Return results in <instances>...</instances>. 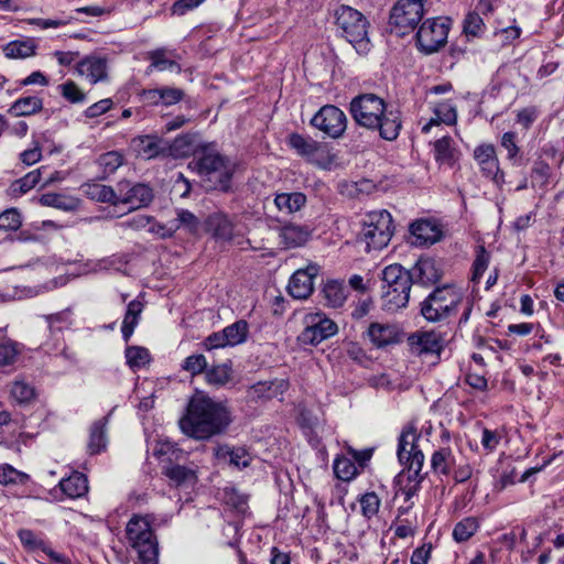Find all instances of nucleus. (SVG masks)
<instances>
[{"label": "nucleus", "instance_id": "obj_1", "mask_svg": "<svg viewBox=\"0 0 564 564\" xmlns=\"http://www.w3.org/2000/svg\"><path fill=\"white\" fill-rule=\"evenodd\" d=\"M230 421V414L223 404L197 391L191 398L186 413L178 424L185 435L195 440H208L223 433Z\"/></svg>", "mask_w": 564, "mask_h": 564}, {"label": "nucleus", "instance_id": "obj_2", "mask_svg": "<svg viewBox=\"0 0 564 564\" xmlns=\"http://www.w3.org/2000/svg\"><path fill=\"white\" fill-rule=\"evenodd\" d=\"M349 111L358 126L379 131L384 140L393 141L400 133V112L388 109L384 100L375 94H362L352 98Z\"/></svg>", "mask_w": 564, "mask_h": 564}, {"label": "nucleus", "instance_id": "obj_3", "mask_svg": "<svg viewBox=\"0 0 564 564\" xmlns=\"http://www.w3.org/2000/svg\"><path fill=\"white\" fill-rule=\"evenodd\" d=\"M188 166L200 177L206 191L227 193L231 189L236 163L221 153L203 147L195 151V156Z\"/></svg>", "mask_w": 564, "mask_h": 564}, {"label": "nucleus", "instance_id": "obj_4", "mask_svg": "<svg viewBox=\"0 0 564 564\" xmlns=\"http://www.w3.org/2000/svg\"><path fill=\"white\" fill-rule=\"evenodd\" d=\"M413 280L409 270L394 263L382 271V308L394 313L408 305Z\"/></svg>", "mask_w": 564, "mask_h": 564}, {"label": "nucleus", "instance_id": "obj_5", "mask_svg": "<svg viewBox=\"0 0 564 564\" xmlns=\"http://www.w3.org/2000/svg\"><path fill=\"white\" fill-rule=\"evenodd\" d=\"M126 538L129 545L137 552L140 564H159V542L145 517L134 514L128 521Z\"/></svg>", "mask_w": 564, "mask_h": 564}, {"label": "nucleus", "instance_id": "obj_6", "mask_svg": "<svg viewBox=\"0 0 564 564\" xmlns=\"http://www.w3.org/2000/svg\"><path fill=\"white\" fill-rule=\"evenodd\" d=\"M462 303L463 293L460 290L452 285H444L436 288L421 303V314L431 323L447 322L458 313Z\"/></svg>", "mask_w": 564, "mask_h": 564}, {"label": "nucleus", "instance_id": "obj_7", "mask_svg": "<svg viewBox=\"0 0 564 564\" xmlns=\"http://www.w3.org/2000/svg\"><path fill=\"white\" fill-rule=\"evenodd\" d=\"M335 18L336 25L341 30L344 37L358 53H367L370 45L367 18L349 6H340L336 9Z\"/></svg>", "mask_w": 564, "mask_h": 564}, {"label": "nucleus", "instance_id": "obj_8", "mask_svg": "<svg viewBox=\"0 0 564 564\" xmlns=\"http://www.w3.org/2000/svg\"><path fill=\"white\" fill-rule=\"evenodd\" d=\"M393 234L392 217L389 212L375 210L366 215L359 240L366 245V251L381 250Z\"/></svg>", "mask_w": 564, "mask_h": 564}, {"label": "nucleus", "instance_id": "obj_9", "mask_svg": "<svg viewBox=\"0 0 564 564\" xmlns=\"http://www.w3.org/2000/svg\"><path fill=\"white\" fill-rule=\"evenodd\" d=\"M426 0H398L392 7L389 17L391 31L398 35H405L412 32L421 22Z\"/></svg>", "mask_w": 564, "mask_h": 564}, {"label": "nucleus", "instance_id": "obj_10", "mask_svg": "<svg viewBox=\"0 0 564 564\" xmlns=\"http://www.w3.org/2000/svg\"><path fill=\"white\" fill-rule=\"evenodd\" d=\"M134 149L138 155L144 160H151L160 155H166L172 150L180 151L182 155H186L192 151L193 138L191 135H182L174 140L171 148L166 143L154 135H142L133 140Z\"/></svg>", "mask_w": 564, "mask_h": 564}, {"label": "nucleus", "instance_id": "obj_11", "mask_svg": "<svg viewBox=\"0 0 564 564\" xmlns=\"http://www.w3.org/2000/svg\"><path fill=\"white\" fill-rule=\"evenodd\" d=\"M288 145L301 158L322 169H328L333 158L325 145L310 135L293 132L288 135Z\"/></svg>", "mask_w": 564, "mask_h": 564}, {"label": "nucleus", "instance_id": "obj_12", "mask_svg": "<svg viewBox=\"0 0 564 564\" xmlns=\"http://www.w3.org/2000/svg\"><path fill=\"white\" fill-rule=\"evenodd\" d=\"M304 329L299 340L304 345L316 346L338 332L337 324L324 313H307L303 317Z\"/></svg>", "mask_w": 564, "mask_h": 564}, {"label": "nucleus", "instance_id": "obj_13", "mask_svg": "<svg viewBox=\"0 0 564 564\" xmlns=\"http://www.w3.org/2000/svg\"><path fill=\"white\" fill-rule=\"evenodd\" d=\"M448 20L442 18L427 19L416 33L419 48L426 54L434 53L447 42Z\"/></svg>", "mask_w": 564, "mask_h": 564}, {"label": "nucleus", "instance_id": "obj_14", "mask_svg": "<svg viewBox=\"0 0 564 564\" xmlns=\"http://www.w3.org/2000/svg\"><path fill=\"white\" fill-rule=\"evenodd\" d=\"M311 124L333 139L340 138L347 128V117L334 105L323 106L311 119Z\"/></svg>", "mask_w": 564, "mask_h": 564}, {"label": "nucleus", "instance_id": "obj_15", "mask_svg": "<svg viewBox=\"0 0 564 564\" xmlns=\"http://www.w3.org/2000/svg\"><path fill=\"white\" fill-rule=\"evenodd\" d=\"M153 199L152 189L145 184L131 185L129 181L117 184V205L127 204L131 209L148 206Z\"/></svg>", "mask_w": 564, "mask_h": 564}, {"label": "nucleus", "instance_id": "obj_16", "mask_svg": "<svg viewBox=\"0 0 564 564\" xmlns=\"http://www.w3.org/2000/svg\"><path fill=\"white\" fill-rule=\"evenodd\" d=\"M474 159L485 177L490 178L499 187L505 183V174L500 170L496 149L492 144L478 145L474 150Z\"/></svg>", "mask_w": 564, "mask_h": 564}, {"label": "nucleus", "instance_id": "obj_17", "mask_svg": "<svg viewBox=\"0 0 564 564\" xmlns=\"http://www.w3.org/2000/svg\"><path fill=\"white\" fill-rule=\"evenodd\" d=\"M206 227L216 240L235 241L241 249L245 248V243H249V240L235 234L234 223L225 213L218 212L209 215L206 219Z\"/></svg>", "mask_w": 564, "mask_h": 564}, {"label": "nucleus", "instance_id": "obj_18", "mask_svg": "<svg viewBox=\"0 0 564 564\" xmlns=\"http://www.w3.org/2000/svg\"><path fill=\"white\" fill-rule=\"evenodd\" d=\"M319 272L317 264H308L304 269L296 270L290 278L289 294L297 300L307 299L314 290V279Z\"/></svg>", "mask_w": 564, "mask_h": 564}, {"label": "nucleus", "instance_id": "obj_19", "mask_svg": "<svg viewBox=\"0 0 564 564\" xmlns=\"http://www.w3.org/2000/svg\"><path fill=\"white\" fill-rule=\"evenodd\" d=\"M147 58L150 61L147 74H151L153 70H170L176 74H181L182 72V67L176 61L180 58V55L175 50L159 47L148 52Z\"/></svg>", "mask_w": 564, "mask_h": 564}, {"label": "nucleus", "instance_id": "obj_20", "mask_svg": "<svg viewBox=\"0 0 564 564\" xmlns=\"http://www.w3.org/2000/svg\"><path fill=\"white\" fill-rule=\"evenodd\" d=\"M411 349L416 355L440 354L443 349V338L435 332H422L409 337Z\"/></svg>", "mask_w": 564, "mask_h": 564}, {"label": "nucleus", "instance_id": "obj_21", "mask_svg": "<svg viewBox=\"0 0 564 564\" xmlns=\"http://www.w3.org/2000/svg\"><path fill=\"white\" fill-rule=\"evenodd\" d=\"M367 337L377 348H383L400 341V332L395 325L371 323L367 329Z\"/></svg>", "mask_w": 564, "mask_h": 564}, {"label": "nucleus", "instance_id": "obj_22", "mask_svg": "<svg viewBox=\"0 0 564 564\" xmlns=\"http://www.w3.org/2000/svg\"><path fill=\"white\" fill-rule=\"evenodd\" d=\"M409 271L413 283L422 285L436 283L442 276L437 262L431 258H420Z\"/></svg>", "mask_w": 564, "mask_h": 564}, {"label": "nucleus", "instance_id": "obj_23", "mask_svg": "<svg viewBox=\"0 0 564 564\" xmlns=\"http://www.w3.org/2000/svg\"><path fill=\"white\" fill-rule=\"evenodd\" d=\"M76 69L79 75L85 76L91 84L106 80L107 74V59L101 56H87L82 59Z\"/></svg>", "mask_w": 564, "mask_h": 564}, {"label": "nucleus", "instance_id": "obj_24", "mask_svg": "<svg viewBox=\"0 0 564 564\" xmlns=\"http://www.w3.org/2000/svg\"><path fill=\"white\" fill-rule=\"evenodd\" d=\"M410 232L414 238L413 243L419 246L433 245L442 238L440 227L427 219L413 223L410 226Z\"/></svg>", "mask_w": 564, "mask_h": 564}, {"label": "nucleus", "instance_id": "obj_25", "mask_svg": "<svg viewBox=\"0 0 564 564\" xmlns=\"http://www.w3.org/2000/svg\"><path fill=\"white\" fill-rule=\"evenodd\" d=\"M163 475H165L176 487H191L197 482L196 469L178 464L164 466Z\"/></svg>", "mask_w": 564, "mask_h": 564}, {"label": "nucleus", "instance_id": "obj_26", "mask_svg": "<svg viewBox=\"0 0 564 564\" xmlns=\"http://www.w3.org/2000/svg\"><path fill=\"white\" fill-rule=\"evenodd\" d=\"M306 200V195L302 192L280 193L274 197V205L279 212L291 215L304 207Z\"/></svg>", "mask_w": 564, "mask_h": 564}, {"label": "nucleus", "instance_id": "obj_27", "mask_svg": "<svg viewBox=\"0 0 564 564\" xmlns=\"http://www.w3.org/2000/svg\"><path fill=\"white\" fill-rule=\"evenodd\" d=\"M285 388L283 380L259 381L249 387L247 398L250 401H259L261 399H271L278 395Z\"/></svg>", "mask_w": 564, "mask_h": 564}, {"label": "nucleus", "instance_id": "obj_28", "mask_svg": "<svg viewBox=\"0 0 564 564\" xmlns=\"http://www.w3.org/2000/svg\"><path fill=\"white\" fill-rule=\"evenodd\" d=\"M310 230L307 227L289 224L280 229L279 237L281 243L286 248H295L304 245L310 238Z\"/></svg>", "mask_w": 564, "mask_h": 564}, {"label": "nucleus", "instance_id": "obj_29", "mask_svg": "<svg viewBox=\"0 0 564 564\" xmlns=\"http://www.w3.org/2000/svg\"><path fill=\"white\" fill-rule=\"evenodd\" d=\"M59 488L72 499L80 498L88 492V480L84 474L75 471L59 481Z\"/></svg>", "mask_w": 564, "mask_h": 564}, {"label": "nucleus", "instance_id": "obj_30", "mask_svg": "<svg viewBox=\"0 0 564 564\" xmlns=\"http://www.w3.org/2000/svg\"><path fill=\"white\" fill-rule=\"evenodd\" d=\"M216 456L218 459L228 460L231 466L239 469L248 467L252 459L250 453L243 447L219 446L216 449Z\"/></svg>", "mask_w": 564, "mask_h": 564}, {"label": "nucleus", "instance_id": "obj_31", "mask_svg": "<svg viewBox=\"0 0 564 564\" xmlns=\"http://www.w3.org/2000/svg\"><path fill=\"white\" fill-rule=\"evenodd\" d=\"M458 154L449 135H444L434 142V156L440 164L453 166L458 160Z\"/></svg>", "mask_w": 564, "mask_h": 564}, {"label": "nucleus", "instance_id": "obj_32", "mask_svg": "<svg viewBox=\"0 0 564 564\" xmlns=\"http://www.w3.org/2000/svg\"><path fill=\"white\" fill-rule=\"evenodd\" d=\"M108 417L105 416L93 423L90 427L88 452L91 455L99 454L107 446V426Z\"/></svg>", "mask_w": 564, "mask_h": 564}, {"label": "nucleus", "instance_id": "obj_33", "mask_svg": "<svg viewBox=\"0 0 564 564\" xmlns=\"http://www.w3.org/2000/svg\"><path fill=\"white\" fill-rule=\"evenodd\" d=\"M434 115L435 117L431 118V120L422 128V132H430L433 126H440L441 123L452 126L457 121L456 108L449 102H441L436 105L434 108Z\"/></svg>", "mask_w": 564, "mask_h": 564}, {"label": "nucleus", "instance_id": "obj_34", "mask_svg": "<svg viewBox=\"0 0 564 564\" xmlns=\"http://www.w3.org/2000/svg\"><path fill=\"white\" fill-rule=\"evenodd\" d=\"M143 311V304L140 301L133 300L128 304L127 312L122 322L121 333L122 338L128 343L139 323L140 315Z\"/></svg>", "mask_w": 564, "mask_h": 564}, {"label": "nucleus", "instance_id": "obj_35", "mask_svg": "<svg viewBox=\"0 0 564 564\" xmlns=\"http://www.w3.org/2000/svg\"><path fill=\"white\" fill-rule=\"evenodd\" d=\"M348 288L339 281H328L323 288L326 304L332 307H340L348 296Z\"/></svg>", "mask_w": 564, "mask_h": 564}, {"label": "nucleus", "instance_id": "obj_36", "mask_svg": "<svg viewBox=\"0 0 564 564\" xmlns=\"http://www.w3.org/2000/svg\"><path fill=\"white\" fill-rule=\"evenodd\" d=\"M83 191L93 200L117 205V188L99 183H87L83 185Z\"/></svg>", "mask_w": 564, "mask_h": 564}, {"label": "nucleus", "instance_id": "obj_37", "mask_svg": "<svg viewBox=\"0 0 564 564\" xmlns=\"http://www.w3.org/2000/svg\"><path fill=\"white\" fill-rule=\"evenodd\" d=\"M43 108V101L36 96L19 98L10 107L9 112L17 117H25L37 113Z\"/></svg>", "mask_w": 564, "mask_h": 564}, {"label": "nucleus", "instance_id": "obj_38", "mask_svg": "<svg viewBox=\"0 0 564 564\" xmlns=\"http://www.w3.org/2000/svg\"><path fill=\"white\" fill-rule=\"evenodd\" d=\"M40 203L43 206L54 207L65 212L75 210L79 205L77 198L57 193L43 194L40 197Z\"/></svg>", "mask_w": 564, "mask_h": 564}, {"label": "nucleus", "instance_id": "obj_39", "mask_svg": "<svg viewBox=\"0 0 564 564\" xmlns=\"http://www.w3.org/2000/svg\"><path fill=\"white\" fill-rule=\"evenodd\" d=\"M455 459L452 451L448 447H443L435 451L431 458V467L435 473L448 475Z\"/></svg>", "mask_w": 564, "mask_h": 564}, {"label": "nucleus", "instance_id": "obj_40", "mask_svg": "<svg viewBox=\"0 0 564 564\" xmlns=\"http://www.w3.org/2000/svg\"><path fill=\"white\" fill-rule=\"evenodd\" d=\"M419 438L420 435L413 429L401 433L398 445V458L400 463H404L405 457H409L412 452L419 448L416 445Z\"/></svg>", "mask_w": 564, "mask_h": 564}, {"label": "nucleus", "instance_id": "obj_41", "mask_svg": "<svg viewBox=\"0 0 564 564\" xmlns=\"http://www.w3.org/2000/svg\"><path fill=\"white\" fill-rule=\"evenodd\" d=\"M35 44L32 41H12L4 48V55L9 58H26L35 54Z\"/></svg>", "mask_w": 564, "mask_h": 564}, {"label": "nucleus", "instance_id": "obj_42", "mask_svg": "<svg viewBox=\"0 0 564 564\" xmlns=\"http://www.w3.org/2000/svg\"><path fill=\"white\" fill-rule=\"evenodd\" d=\"M232 369L229 364L213 366L205 372L206 381L213 386H225L231 380Z\"/></svg>", "mask_w": 564, "mask_h": 564}, {"label": "nucleus", "instance_id": "obj_43", "mask_svg": "<svg viewBox=\"0 0 564 564\" xmlns=\"http://www.w3.org/2000/svg\"><path fill=\"white\" fill-rule=\"evenodd\" d=\"M479 522L474 517H468L460 520L453 530V538L457 542H465L469 540L478 530Z\"/></svg>", "mask_w": 564, "mask_h": 564}, {"label": "nucleus", "instance_id": "obj_44", "mask_svg": "<svg viewBox=\"0 0 564 564\" xmlns=\"http://www.w3.org/2000/svg\"><path fill=\"white\" fill-rule=\"evenodd\" d=\"M30 477L28 474L13 468L9 464L0 465V484L3 486L25 485Z\"/></svg>", "mask_w": 564, "mask_h": 564}, {"label": "nucleus", "instance_id": "obj_45", "mask_svg": "<svg viewBox=\"0 0 564 564\" xmlns=\"http://www.w3.org/2000/svg\"><path fill=\"white\" fill-rule=\"evenodd\" d=\"M126 359L131 369H140L150 362V352L141 346H129L126 349Z\"/></svg>", "mask_w": 564, "mask_h": 564}, {"label": "nucleus", "instance_id": "obj_46", "mask_svg": "<svg viewBox=\"0 0 564 564\" xmlns=\"http://www.w3.org/2000/svg\"><path fill=\"white\" fill-rule=\"evenodd\" d=\"M43 169L44 167L33 170L22 178L15 181L11 186L12 193L14 195H23L32 189L40 182Z\"/></svg>", "mask_w": 564, "mask_h": 564}, {"label": "nucleus", "instance_id": "obj_47", "mask_svg": "<svg viewBox=\"0 0 564 564\" xmlns=\"http://www.w3.org/2000/svg\"><path fill=\"white\" fill-rule=\"evenodd\" d=\"M224 334L229 346H235L243 343L248 335V324L245 321H238L226 328Z\"/></svg>", "mask_w": 564, "mask_h": 564}, {"label": "nucleus", "instance_id": "obj_48", "mask_svg": "<svg viewBox=\"0 0 564 564\" xmlns=\"http://www.w3.org/2000/svg\"><path fill=\"white\" fill-rule=\"evenodd\" d=\"M171 223L177 224V230L184 228L188 234H196L199 229L198 218L187 209H177L176 218L172 219Z\"/></svg>", "mask_w": 564, "mask_h": 564}, {"label": "nucleus", "instance_id": "obj_49", "mask_svg": "<svg viewBox=\"0 0 564 564\" xmlns=\"http://www.w3.org/2000/svg\"><path fill=\"white\" fill-rule=\"evenodd\" d=\"M11 395L19 403H29L35 398L34 388L23 380H17L12 383Z\"/></svg>", "mask_w": 564, "mask_h": 564}, {"label": "nucleus", "instance_id": "obj_50", "mask_svg": "<svg viewBox=\"0 0 564 564\" xmlns=\"http://www.w3.org/2000/svg\"><path fill=\"white\" fill-rule=\"evenodd\" d=\"M334 473L338 479L348 481L357 475V467L351 459L338 457L334 462Z\"/></svg>", "mask_w": 564, "mask_h": 564}, {"label": "nucleus", "instance_id": "obj_51", "mask_svg": "<svg viewBox=\"0 0 564 564\" xmlns=\"http://www.w3.org/2000/svg\"><path fill=\"white\" fill-rule=\"evenodd\" d=\"M61 95L72 104H80L85 101L86 95L73 80H66L58 85Z\"/></svg>", "mask_w": 564, "mask_h": 564}, {"label": "nucleus", "instance_id": "obj_52", "mask_svg": "<svg viewBox=\"0 0 564 564\" xmlns=\"http://www.w3.org/2000/svg\"><path fill=\"white\" fill-rule=\"evenodd\" d=\"M207 366L208 362L206 357L203 354H196L186 357L183 361L182 368L192 376H196L204 371L206 372Z\"/></svg>", "mask_w": 564, "mask_h": 564}, {"label": "nucleus", "instance_id": "obj_53", "mask_svg": "<svg viewBox=\"0 0 564 564\" xmlns=\"http://www.w3.org/2000/svg\"><path fill=\"white\" fill-rule=\"evenodd\" d=\"M359 502L361 512L366 518L370 519L378 513L380 499L376 492H367L362 495Z\"/></svg>", "mask_w": 564, "mask_h": 564}, {"label": "nucleus", "instance_id": "obj_54", "mask_svg": "<svg viewBox=\"0 0 564 564\" xmlns=\"http://www.w3.org/2000/svg\"><path fill=\"white\" fill-rule=\"evenodd\" d=\"M401 464L408 466V475H412V477L423 479V477L420 474L424 464V454L420 448L412 452L409 455V457H405L404 463Z\"/></svg>", "mask_w": 564, "mask_h": 564}, {"label": "nucleus", "instance_id": "obj_55", "mask_svg": "<svg viewBox=\"0 0 564 564\" xmlns=\"http://www.w3.org/2000/svg\"><path fill=\"white\" fill-rule=\"evenodd\" d=\"M98 164L105 174H112L122 164V156L116 151L107 152L99 156Z\"/></svg>", "mask_w": 564, "mask_h": 564}, {"label": "nucleus", "instance_id": "obj_56", "mask_svg": "<svg viewBox=\"0 0 564 564\" xmlns=\"http://www.w3.org/2000/svg\"><path fill=\"white\" fill-rule=\"evenodd\" d=\"M490 256L484 246L477 248L476 259L473 263V280H479L488 268Z\"/></svg>", "mask_w": 564, "mask_h": 564}, {"label": "nucleus", "instance_id": "obj_57", "mask_svg": "<svg viewBox=\"0 0 564 564\" xmlns=\"http://www.w3.org/2000/svg\"><path fill=\"white\" fill-rule=\"evenodd\" d=\"M21 226V217L17 209L10 208L0 214V229L17 230Z\"/></svg>", "mask_w": 564, "mask_h": 564}, {"label": "nucleus", "instance_id": "obj_58", "mask_svg": "<svg viewBox=\"0 0 564 564\" xmlns=\"http://www.w3.org/2000/svg\"><path fill=\"white\" fill-rule=\"evenodd\" d=\"M485 24L477 12H470L466 15L464 21V32L467 35L477 36L484 29Z\"/></svg>", "mask_w": 564, "mask_h": 564}, {"label": "nucleus", "instance_id": "obj_59", "mask_svg": "<svg viewBox=\"0 0 564 564\" xmlns=\"http://www.w3.org/2000/svg\"><path fill=\"white\" fill-rule=\"evenodd\" d=\"M177 224L171 223L160 224L152 218V223L148 226V231L158 235L162 239L171 238L177 230Z\"/></svg>", "mask_w": 564, "mask_h": 564}, {"label": "nucleus", "instance_id": "obj_60", "mask_svg": "<svg viewBox=\"0 0 564 564\" xmlns=\"http://www.w3.org/2000/svg\"><path fill=\"white\" fill-rule=\"evenodd\" d=\"M539 110L535 106H530L520 109L517 112V123L521 124L523 129L528 130L533 122L538 119Z\"/></svg>", "mask_w": 564, "mask_h": 564}, {"label": "nucleus", "instance_id": "obj_61", "mask_svg": "<svg viewBox=\"0 0 564 564\" xmlns=\"http://www.w3.org/2000/svg\"><path fill=\"white\" fill-rule=\"evenodd\" d=\"M161 96L162 105L172 106L180 102L184 98L185 93L181 88L165 86L161 87Z\"/></svg>", "mask_w": 564, "mask_h": 564}, {"label": "nucleus", "instance_id": "obj_62", "mask_svg": "<svg viewBox=\"0 0 564 564\" xmlns=\"http://www.w3.org/2000/svg\"><path fill=\"white\" fill-rule=\"evenodd\" d=\"M516 139V133L511 131L505 132L501 137V145L507 150L509 160H513L520 151Z\"/></svg>", "mask_w": 564, "mask_h": 564}, {"label": "nucleus", "instance_id": "obj_63", "mask_svg": "<svg viewBox=\"0 0 564 564\" xmlns=\"http://www.w3.org/2000/svg\"><path fill=\"white\" fill-rule=\"evenodd\" d=\"M46 319L51 328L55 327L57 329H62L63 326L70 325V312L69 310H65L56 314H51Z\"/></svg>", "mask_w": 564, "mask_h": 564}, {"label": "nucleus", "instance_id": "obj_64", "mask_svg": "<svg viewBox=\"0 0 564 564\" xmlns=\"http://www.w3.org/2000/svg\"><path fill=\"white\" fill-rule=\"evenodd\" d=\"M112 106V100L109 98L101 99L94 105L89 106L85 110V116L87 118H96L105 112H107Z\"/></svg>", "mask_w": 564, "mask_h": 564}]
</instances>
